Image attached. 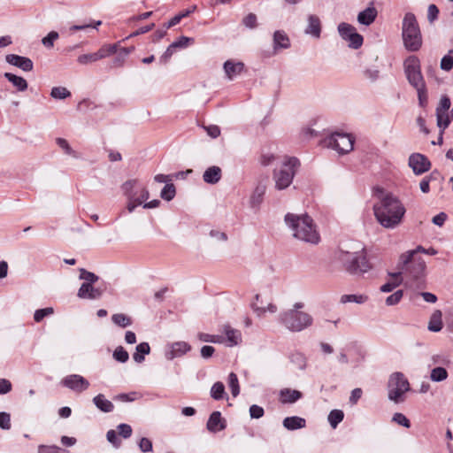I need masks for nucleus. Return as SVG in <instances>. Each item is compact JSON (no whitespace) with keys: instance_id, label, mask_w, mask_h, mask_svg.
Here are the masks:
<instances>
[{"instance_id":"1","label":"nucleus","mask_w":453,"mask_h":453,"mask_svg":"<svg viewBox=\"0 0 453 453\" xmlns=\"http://www.w3.org/2000/svg\"><path fill=\"white\" fill-rule=\"evenodd\" d=\"M373 211L377 220L386 228L397 226L405 213L402 203L389 193H381L379 201L373 205Z\"/></svg>"},{"instance_id":"2","label":"nucleus","mask_w":453,"mask_h":453,"mask_svg":"<svg viewBox=\"0 0 453 453\" xmlns=\"http://www.w3.org/2000/svg\"><path fill=\"white\" fill-rule=\"evenodd\" d=\"M285 222L295 238L311 244L319 243L320 240L319 232L309 215L287 213Z\"/></svg>"},{"instance_id":"3","label":"nucleus","mask_w":453,"mask_h":453,"mask_svg":"<svg viewBox=\"0 0 453 453\" xmlns=\"http://www.w3.org/2000/svg\"><path fill=\"white\" fill-rule=\"evenodd\" d=\"M405 76L409 83L416 89L418 104L425 108L428 104L426 85L421 73L420 61L416 56L408 57L403 63Z\"/></svg>"},{"instance_id":"4","label":"nucleus","mask_w":453,"mask_h":453,"mask_svg":"<svg viewBox=\"0 0 453 453\" xmlns=\"http://www.w3.org/2000/svg\"><path fill=\"white\" fill-rule=\"evenodd\" d=\"M338 259L345 270L351 274L366 273L371 267L365 249L359 243L347 250L342 249L339 251Z\"/></svg>"},{"instance_id":"5","label":"nucleus","mask_w":453,"mask_h":453,"mask_svg":"<svg viewBox=\"0 0 453 453\" xmlns=\"http://www.w3.org/2000/svg\"><path fill=\"white\" fill-rule=\"evenodd\" d=\"M402 37L405 49L409 51H418L422 46V35L416 16L407 12L403 19Z\"/></svg>"},{"instance_id":"6","label":"nucleus","mask_w":453,"mask_h":453,"mask_svg":"<svg viewBox=\"0 0 453 453\" xmlns=\"http://www.w3.org/2000/svg\"><path fill=\"white\" fill-rule=\"evenodd\" d=\"M299 165V160L296 157H288L280 168L274 169L273 180L277 190H284L291 185Z\"/></svg>"},{"instance_id":"7","label":"nucleus","mask_w":453,"mask_h":453,"mask_svg":"<svg viewBox=\"0 0 453 453\" xmlns=\"http://www.w3.org/2000/svg\"><path fill=\"white\" fill-rule=\"evenodd\" d=\"M280 323L291 332H301L311 326L312 317L304 311L288 310L280 314Z\"/></svg>"},{"instance_id":"8","label":"nucleus","mask_w":453,"mask_h":453,"mask_svg":"<svg viewBox=\"0 0 453 453\" xmlns=\"http://www.w3.org/2000/svg\"><path fill=\"white\" fill-rule=\"evenodd\" d=\"M411 389L407 378L402 372H394L390 375L388 390V399L395 403H403L405 399L404 394Z\"/></svg>"},{"instance_id":"9","label":"nucleus","mask_w":453,"mask_h":453,"mask_svg":"<svg viewBox=\"0 0 453 453\" xmlns=\"http://www.w3.org/2000/svg\"><path fill=\"white\" fill-rule=\"evenodd\" d=\"M355 139L352 135L344 133H334L325 138L323 145L331 148L340 155L350 152L354 147Z\"/></svg>"},{"instance_id":"10","label":"nucleus","mask_w":453,"mask_h":453,"mask_svg":"<svg viewBox=\"0 0 453 453\" xmlns=\"http://www.w3.org/2000/svg\"><path fill=\"white\" fill-rule=\"evenodd\" d=\"M338 32L341 37L349 42V46L355 50L363 44V36L357 33L356 28L348 23L342 22L338 25Z\"/></svg>"},{"instance_id":"11","label":"nucleus","mask_w":453,"mask_h":453,"mask_svg":"<svg viewBox=\"0 0 453 453\" xmlns=\"http://www.w3.org/2000/svg\"><path fill=\"white\" fill-rule=\"evenodd\" d=\"M450 105L451 102L449 97L444 95L441 97L439 104L435 110L437 127L441 129V133H444L445 129L450 124V119L448 113Z\"/></svg>"},{"instance_id":"12","label":"nucleus","mask_w":453,"mask_h":453,"mask_svg":"<svg viewBox=\"0 0 453 453\" xmlns=\"http://www.w3.org/2000/svg\"><path fill=\"white\" fill-rule=\"evenodd\" d=\"M403 264V273L412 280H418L423 277L426 270V262L421 257H412L409 262Z\"/></svg>"},{"instance_id":"13","label":"nucleus","mask_w":453,"mask_h":453,"mask_svg":"<svg viewBox=\"0 0 453 453\" xmlns=\"http://www.w3.org/2000/svg\"><path fill=\"white\" fill-rule=\"evenodd\" d=\"M409 165L417 175L427 172L431 167L428 158L420 153H413L409 157Z\"/></svg>"},{"instance_id":"14","label":"nucleus","mask_w":453,"mask_h":453,"mask_svg":"<svg viewBox=\"0 0 453 453\" xmlns=\"http://www.w3.org/2000/svg\"><path fill=\"white\" fill-rule=\"evenodd\" d=\"M62 385L76 392H82L89 387V382L82 376L72 374L65 377Z\"/></svg>"},{"instance_id":"15","label":"nucleus","mask_w":453,"mask_h":453,"mask_svg":"<svg viewBox=\"0 0 453 453\" xmlns=\"http://www.w3.org/2000/svg\"><path fill=\"white\" fill-rule=\"evenodd\" d=\"M5 60L8 64L17 66L25 72L32 71L34 67V64L30 58L16 54L6 55Z\"/></svg>"},{"instance_id":"16","label":"nucleus","mask_w":453,"mask_h":453,"mask_svg":"<svg viewBox=\"0 0 453 453\" xmlns=\"http://www.w3.org/2000/svg\"><path fill=\"white\" fill-rule=\"evenodd\" d=\"M103 295V290L99 288H95L93 284L82 283L80 287L77 296L81 299H99Z\"/></svg>"},{"instance_id":"17","label":"nucleus","mask_w":453,"mask_h":453,"mask_svg":"<svg viewBox=\"0 0 453 453\" xmlns=\"http://www.w3.org/2000/svg\"><path fill=\"white\" fill-rule=\"evenodd\" d=\"M191 349L190 345L186 342H176L171 344L170 350L165 353L168 360H173L186 354Z\"/></svg>"},{"instance_id":"18","label":"nucleus","mask_w":453,"mask_h":453,"mask_svg":"<svg viewBox=\"0 0 453 453\" xmlns=\"http://www.w3.org/2000/svg\"><path fill=\"white\" fill-rule=\"evenodd\" d=\"M307 21L308 25L304 30L305 34L319 38L321 33L320 19L317 15L311 14L308 16Z\"/></svg>"},{"instance_id":"19","label":"nucleus","mask_w":453,"mask_h":453,"mask_svg":"<svg viewBox=\"0 0 453 453\" xmlns=\"http://www.w3.org/2000/svg\"><path fill=\"white\" fill-rule=\"evenodd\" d=\"M225 427V420L221 418L220 412L213 411L207 421V429L210 432L217 433L223 430Z\"/></svg>"},{"instance_id":"20","label":"nucleus","mask_w":453,"mask_h":453,"mask_svg":"<svg viewBox=\"0 0 453 453\" xmlns=\"http://www.w3.org/2000/svg\"><path fill=\"white\" fill-rule=\"evenodd\" d=\"M303 397L302 392L291 388H283L280 391V402L281 403H294Z\"/></svg>"},{"instance_id":"21","label":"nucleus","mask_w":453,"mask_h":453,"mask_svg":"<svg viewBox=\"0 0 453 453\" xmlns=\"http://www.w3.org/2000/svg\"><path fill=\"white\" fill-rule=\"evenodd\" d=\"M377 15L378 12L376 8L374 6H369L358 13L357 21L361 25L370 26L372 23L374 22Z\"/></svg>"},{"instance_id":"22","label":"nucleus","mask_w":453,"mask_h":453,"mask_svg":"<svg viewBox=\"0 0 453 453\" xmlns=\"http://www.w3.org/2000/svg\"><path fill=\"white\" fill-rule=\"evenodd\" d=\"M243 68L244 65L242 62L227 60L224 64V71L229 80H233L239 75L243 71Z\"/></svg>"},{"instance_id":"23","label":"nucleus","mask_w":453,"mask_h":453,"mask_svg":"<svg viewBox=\"0 0 453 453\" xmlns=\"http://www.w3.org/2000/svg\"><path fill=\"white\" fill-rule=\"evenodd\" d=\"M222 176V171L221 168L216 165L210 166L207 168L203 174V180L205 183L208 184H216L218 183Z\"/></svg>"},{"instance_id":"24","label":"nucleus","mask_w":453,"mask_h":453,"mask_svg":"<svg viewBox=\"0 0 453 453\" xmlns=\"http://www.w3.org/2000/svg\"><path fill=\"white\" fill-rule=\"evenodd\" d=\"M223 332L226 336L227 346H236L241 342L242 334L239 330L232 328L229 325H225L223 326Z\"/></svg>"},{"instance_id":"25","label":"nucleus","mask_w":453,"mask_h":453,"mask_svg":"<svg viewBox=\"0 0 453 453\" xmlns=\"http://www.w3.org/2000/svg\"><path fill=\"white\" fill-rule=\"evenodd\" d=\"M290 47V41L287 34L283 31H276L273 35V50L278 51L279 50L288 49Z\"/></svg>"},{"instance_id":"26","label":"nucleus","mask_w":453,"mask_h":453,"mask_svg":"<svg viewBox=\"0 0 453 453\" xmlns=\"http://www.w3.org/2000/svg\"><path fill=\"white\" fill-rule=\"evenodd\" d=\"M266 191V185L265 183H258L255 188L251 196H250V204L251 207L256 208L258 207L262 202L263 197Z\"/></svg>"},{"instance_id":"27","label":"nucleus","mask_w":453,"mask_h":453,"mask_svg":"<svg viewBox=\"0 0 453 453\" xmlns=\"http://www.w3.org/2000/svg\"><path fill=\"white\" fill-rule=\"evenodd\" d=\"M305 425V419L297 416L288 417L285 418L283 420V426L288 430H296L303 428Z\"/></svg>"},{"instance_id":"28","label":"nucleus","mask_w":453,"mask_h":453,"mask_svg":"<svg viewBox=\"0 0 453 453\" xmlns=\"http://www.w3.org/2000/svg\"><path fill=\"white\" fill-rule=\"evenodd\" d=\"M391 279L387 283L383 284L380 287V291L382 292H391L394 290L396 287H398L402 281V272L395 273H389Z\"/></svg>"},{"instance_id":"29","label":"nucleus","mask_w":453,"mask_h":453,"mask_svg":"<svg viewBox=\"0 0 453 453\" xmlns=\"http://www.w3.org/2000/svg\"><path fill=\"white\" fill-rule=\"evenodd\" d=\"M4 76L17 88L18 91L23 92L27 90L28 84L27 81L20 77L11 73H5Z\"/></svg>"},{"instance_id":"30","label":"nucleus","mask_w":453,"mask_h":453,"mask_svg":"<svg viewBox=\"0 0 453 453\" xmlns=\"http://www.w3.org/2000/svg\"><path fill=\"white\" fill-rule=\"evenodd\" d=\"M93 402L95 405L104 412H111L114 408L112 403L107 400L102 394L95 396Z\"/></svg>"},{"instance_id":"31","label":"nucleus","mask_w":453,"mask_h":453,"mask_svg":"<svg viewBox=\"0 0 453 453\" xmlns=\"http://www.w3.org/2000/svg\"><path fill=\"white\" fill-rule=\"evenodd\" d=\"M135 352L133 354V358L136 363L144 361V355H148L150 348L148 342H141L136 346Z\"/></svg>"},{"instance_id":"32","label":"nucleus","mask_w":453,"mask_h":453,"mask_svg":"<svg viewBox=\"0 0 453 453\" xmlns=\"http://www.w3.org/2000/svg\"><path fill=\"white\" fill-rule=\"evenodd\" d=\"M118 47L117 43L103 45L96 52H95L98 61L116 53Z\"/></svg>"},{"instance_id":"33","label":"nucleus","mask_w":453,"mask_h":453,"mask_svg":"<svg viewBox=\"0 0 453 453\" xmlns=\"http://www.w3.org/2000/svg\"><path fill=\"white\" fill-rule=\"evenodd\" d=\"M441 328V311H435L430 319L428 329L432 332H439Z\"/></svg>"},{"instance_id":"34","label":"nucleus","mask_w":453,"mask_h":453,"mask_svg":"<svg viewBox=\"0 0 453 453\" xmlns=\"http://www.w3.org/2000/svg\"><path fill=\"white\" fill-rule=\"evenodd\" d=\"M112 322L120 326V327H127L129 326L132 324L131 319L123 313H116L111 316Z\"/></svg>"},{"instance_id":"35","label":"nucleus","mask_w":453,"mask_h":453,"mask_svg":"<svg viewBox=\"0 0 453 453\" xmlns=\"http://www.w3.org/2000/svg\"><path fill=\"white\" fill-rule=\"evenodd\" d=\"M448 378V372L441 366L434 367L430 373V379L433 381L439 382Z\"/></svg>"},{"instance_id":"36","label":"nucleus","mask_w":453,"mask_h":453,"mask_svg":"<svg viewBox=\"0 0 453 453\" xmlns=\"http://www.w3.org/2000/svg\"><path fill=\"white\" fill-rule=\"evenodd\" d=\"M344 418L343 411L341 410H333L328 415V422L333 428H336L338 424L342 421Z\"/></svg>"},{"instance_id":"37","label":"nucleus","mask_w":453,"mask_h":453,"mask_svg":"<svg viewBox=\"0 0 453 453\" xmlns=\"http://www.w3.org/2000/svg\"><path fill=\"white\" fill-rule=\"evenodd\" d=\"M252 309L257 316H263L266 311L271 313L277 311V307L273 303H268L267 306H260L257 303H253Z\"/></svg>"},{"instance_id":"38","label":"nucleus","mask_w":453,"mask_h":453,"mask_svg":"<svg viewBox=\"0 0 453 453\" xmlns=\"http://www.w3.org/2000/svg\"><path fill=\"white\" fill-rule=\"evenodd\" d=\"M290 361L299 370H304L306 368V357L299 352L293 353L290 357Z\"/></svg>"},{"instance_id":"39","label":"nucleus","mask_w":453,"mask_h":453,"mask_svg":"<svg viewBox=\"0 0 453 453\" xmlns=\"http://www.w3.org/2000/svg\"><path fill=\"white\" fill-rule=\"evenodd\" d=\"M225 394V386L222 382H216L213 384L211 389V395L215 400H220L223 398Z\"/></svg>"},{"instance_id":"40","label":"nucleus","mask_w":453,"mask_h":453,"mask_svg":"<svg viewBox=\"0 0 453 453\" xmlns=\"http://www.w3.org/2000/svg\"><path fill=\"white\" fill-rule=\"evenodd\" d=\"M81 280H84V284H94L98 280V276L94 273L88 272L86 269H80V277Z\"/></svg>"},{"instance_id":"41","label":"nucleus","mask_w":453,"mask_h":453,"mask_svg":"<svg viewBox=\"0 0 453 453\" xmlns=\"http://www.w3.org/2000/svg\"><path fill=\"white\" fill-rule=\"evenodd\" d=\"M176 194L175 187L173 183H167L161 190L160 196L166 201H171Z\"/></svg>"},{"instance_id":"42","label":"nucleus","mask_w":453,"mask_h":453,"mask_svg":"<svg viewBox=\"0 0 453 453\" xmlns=\"http://www.w3.org/2000/svg\"><path fill=\"white\" fill-rule=\"evenodd\" d=\"M56 142L65 151V154L70 155L75 158L80 157L78 153L71 148V146L65 139L57 138Z\"/></svg>"},{"instance_id":"43","label":"nucleus","mask_w":453,"mask_h":453,"mask_svg":"<svg viewBox=\"0 0 453 453\" xmlns=\"http://www.w3.org/2000/svg\"><path fill=\"white\" fill-rule=\"evenodd\" d=\"M50 96L55 99H65L71 96V93L66 88L54 87L50 91Z\"/></svg>"},{"instance_id":"44","label":"nucleus","mask_w":453,"mask_h":453,"mask_svg":"<svg viewBox=\"0 0 453 453\" xmlns=\"http://www.w3.org/2000/svg\"><path fill=\"white\" fill-rule=\"evenodd\" d=\"M228 385L234 397L237 396L240 393V387L237 375L231 372L228 376Z\"/></svg>"},{"instance_id":"45","label":"nucleus","mask_w":453,"mask_h":453,"mask_svg":"<svg viewBox=\"0 0 453 453\" xmlns=\"http://www.w3.org/2000/svg\"><path fill=\"white\" fill-rule=\"evenodd\" d=\"M367 300V297L362 295H343L341 297V303H363Z\"/></svg>"},{"instance_id":"46","label":"nucleus","mask_w":453,"mask_h":453,"mask_svg":"<svg viewBox=\"0 0 453 453\" xmlns=\"http://www.w3.org/2000/svg\"><path fill=\"white\" fill-rule=\"evenodd\" d=\"M450 360L449 357L442 354H436L431 357L429 366L431 365H448Z\"/></svg>"},{"instance_id":"47","label":"nucleus","mask_w":453,"mask_h":453,"mask_svg":"<svg viewBox=\"0 0 453 453\" xmlns=\"http://www.w3.org/2000/svg\"><path fill=\"white\" fill-rule=\"evenodd\" d=\"M198 338L200 341L204 342L222 343L224 342V338L220 335H214L205 333H200L198 334Z\"/></svg>"},{"instance_id":"48","label":"nucleus","mask_w":453,"mask_h":453,"mask_svg":"<svg viewBox=\"0 0 453 453\" xmlns=\"http://www.w3.org/2000/svg\"><path fill=\"white\" fill-rule=\"evenodd\" d=\"M59 37V35L56 31L50 32L47 36L43 37L42 39V43L44 47L47 49H51L54 46V42L56 40H58Z\"/></svg>"},{"instance_id":"49","label":"nucleus","mask_w":453,"mask_h":453,"mask_svg":"<svg viewBox=\"0 0 453 453\" xmlns=\"http://www.w3.org/2000/svg\"><path fill=\"white\" fill-rule=\"evenodd\" d=\"M98 61L95 52L80 55L77 62L81 65H87Z\"/></svg>"},{"instance_id":"50","label":"nucleus","mask_w":453,"mask_h":453,"mask_svg":"<svg viewBox=\"0 0 453 453\" xmlns=\"http://www.w3.org/2000/svg\"><path fill=\"white\" fill-rule=\"evenodd\" d=\"M113 357L120 363H126L129 358V355L123 347L119 346L113 352Z\"/></svg>"},{"instance_id":"51","label":"nucleus","mask_w":453,"mask_h":453,"mask_svg":"<svg viewBox=\"0 0 453 453\" xmlns=\"http://www.w3.org/2000/svg\"><path fill=\"white\" fill-rule=\"evenodd\" d=\"M418 252L425 253L426 249L423 248L422 246H418L417 249L403 253L400 257V262H409L412 257H417L416 255Z\"/></svg>"},{"instance_id":"52","label":"nucleus","mask_w":453,"mask_h":453,"mask_svg":"<svg viewBox=\"0 0 453 453\" xmlns=\"http://www.w3.org/2000/svg\"><path fill=\"white\" fill-rule=\"evenodd\" d=\"M54 312L53 308L48 307L44 309L36 310L34 315V319L36 322H40L44 317L51 315Z\"/></svg>"},{"instance_id":"53","label":"nucleus","mask_w":453,"mask_h":453,"mask_svg":"<svg viewBox=\"0 0 453 453\" xmlns=\"http://www.w3.org/2000/svg\"><path fill=\"white\" fill-rule=\"evenodd\" d=\"M403 290H397L395 291V293H393L392 295H390L389 296L387 297L386 299V303L387 305H395L396 303H398L402 297H403Z\"/></svg>"},{"instance_id":"54","label":"nucleus","mask_w":453,"mask_h":453,"mask_svg":"<svg viewBox=\"0 0 453 453\" xmlns=\"http://www.w3.org/2000/svg\"><path fill=\"white\" fill-rule=\"evenodd\" d=\"M0 427L4 430L11 428V416L7 412H0Z\"/></svg>"},{"instance_id":"55","label":"nucleus","mask_w":453,"mask_h":453,"mask_svg":"<svg viewBox=\"0 0 453 453\" xmlns=\"http://www.w3.org/2000/svg\"><path fill=\"white\" fill-rule=\"evenodd\" d=\"M439 9L438 7L432 4L428 6L427 9V19L430 23H433L434 20L438 19Z\"/></svg>"},{"instance_id":"56","label":"nucleus","mask_w":453,"mask_h":453,"mask_svg":"<svg viewBox=\"0 0 453 453\" xmlns=\"http://www.w3.org/2000/svg\"><path fill=\"white\" fill-rule=\"evenodd\" d=\"M393 421L406 428H409L411 426L410 420L402 413H395L393 416Z\"/></svg>"},{"instance_id":"57","label":"nucleus","mask_w":453,"mask_h":453,"mask_svg":"<svg viewBox=\"0 0 453 453\" xmlns=\"http://www.w3.org/2000/svg\"><path fill=\"white\" fill-rule=\"evenodd\" d=\"M441 68L444 71H450L453 68V57L444 56L441 60Z\"/></svg>"},{"instance_id":"58","label":"nucleus","mask_w":453,"mask_h":453,"mask_svg":"<svg viewBox=\"0 0 453 453\" xmlns=\"http://www.w3.org/2000/svg\"><path fill=\"white\" fill-rule=\"evenodd\" d=\"M264 409L261 406L253 404L250 407V415L252 418H260L264 416Z\"/></svg>"},{"instance_id":"59","label":"nucleus","mask_w":453,"mask_h":453,"mask_svg":"<svg viewBox=\"0 0 453 453\" xmlns=\"http://www.w3.org/2000/svg\"><path fill=\"white\" fill-rule=\"evenodd\" d=\"M106 437L108 441L115 448H119L120 446L121 441L119 439L117 433L114 430H109L106 434Z\"/></svg>"},{"instance_id":"60","label":"nucleus","mask_w":453,"mask_h":453,"mask_svg":"<svg viewBox=\"0 0 453 453\" xmlns=\"http://www.w3.org/2000/svg\"><path fill=\"white\" fill-rule=\"evenodd\" d=\"M242 23L249 28H255L257 27V16L254 13H249L244 17Z\"/></svg>"},{"instance_id":"61","label":"nucleus","mask_w":453,"mask_h":453,"mask_svg":"<svg viewBox=\"0 0 453 453\" xmlns=\"http://www.w3.org/2000/svg\"><path fill=\"white\" fill-rule=\"evenodd\" d=\"M118 431L119 435L123 438H129L132 434V427L127 424H120L118 426Z\"/></svg>"},{"instance_id":"62","label":"nucleus","mask_w":453,"mask_h":453,"mask_svg":"<svg viewBox=\"0 0 453 453\" xmlns=\"http://www.w3.org/2000/svg\"><path fill=\"white\" fill-rule=\"evenodd\" d=\"M193 38H190V37H187V36H180L179 38V40L173 42L172 43V47H174V48H185L188 46V44L190 42H193Z\"/></svg>"},{"instance_id":"63","label":"nucleus","mask_w":453,"mask_h":453,"mask_svg":"<svg viewBox=\"0 0 453 453\" xmlns=\"http://www.w3.org/2000/svg\"><path fill=\"white\" fill-rule=\"evenodd\" d=\"M141 451L147 453L152 451V442L148 438H142L139 442Z\"/></svg>"},{"instance_id":"64","label":"nucleus","mask_w":453,"mask_h":453,"mask_svg":"<svg viewBox=\"0 0 453 453\" xmlns=\"http://www.w3.org/2000/svg\"><path fill=\"white\" fill-rule=\"evenodd\" d=\"M61 449L56 445H40L38 447V453H59Z\"/></svg>"}]
</instances>
